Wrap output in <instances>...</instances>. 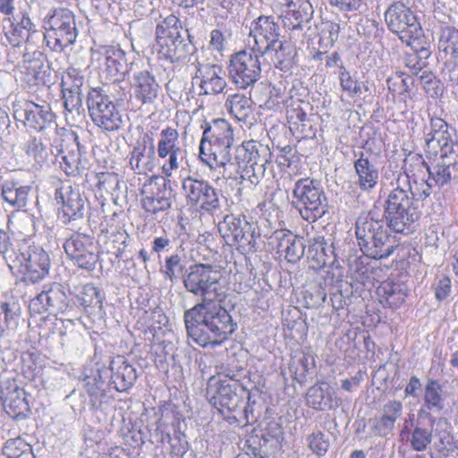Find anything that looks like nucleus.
<instances>
[{
	"mask_svg": "<svg viewBox=\"0 0 458 458\" xmlns=\"http://www.w3.org/2000/svg\"><path fill=\"white\" fill-rule=\"evenodd\" d=\"M182 283L187 292L201 298L184 312L189 338L203 348L220 346L235 332L237 324L221 305L225 293L218 273L210 265L195 264L190 267Z\"/></svg>",
	"mask_w": 458,
	"mask_h": 458,
	"instance_id": "1",
	"label": "nucleus"
},
{
	"mask_svg": "<svg viewBox=\"0 0 458 458\" xmlns=\"http://www.w3.org/2000/svg\"><path fill=\"white\" fill-rule=\"evenodd\" d=\"M414 168L405 165L403 172L394 174V182H391L393 189L383 203L389 227L400 234L411 232V225L421 216L418 202L425 200L432 192L433 183L428 178L418 180L414 174H410Z\"/></svg>",
	"mask_w": 458,
	"mask_h": 458,
	"instance_id": "2",
	"label": "nucleus"
},
{
	"mask_svg": "<svg viewBox=\"0 0 458 458\" xmlns=\"http://www.w3.org/2000/svg\"><path fill=\"white\" fill-rule=\"evenodd\" d=\"M202 138L199 143V159L209 167L217 171L221 176H229L233 165V130L232 125L225 119H213L205 121L201 125Z\"/></svg>",
	"mask_w": 458,
	"mask_h": 458,
	"instance_id": "3",
	"label": "nucleus"
},
{
	"mask_svg": "<svg viewBox=\"0 0 458 458\" xmlns=\"http://www.w3.org/2000/svg\"><path fill=\"white\" fill-rule=\"evenodd\" d=\"M195 51L190 32L178 17L170 14L157 25L153 52L159 60L182 64L189 62Z\"/></svg>",
	"mask_w": 458,
	"mask_h": 458,
	"instance_id": "4",
	"label": "nucleus"
},
{
	"mask_svg": "<svg viewBox=\"0 0 458 458\" xmlns=\"http://www.w3.org/2000/svg\"><path fill=\"white\" fill-rule=\"evenodd\" d=\"M280 18L260 15L250 26L248 47L256 50L273 66L280 69L286 61V39L281 33Z\"/></svg>",
	"mask_w": 458,
	"mask_h": 458,
	"instance_id": "5",
	"label": "nucleus"
},
{
	"mask_svg": "<svg viewBox=\"0 0 458 458\" xmlns=\"http://www.w3.org/2000/svg\"><path fill=\"white\" fill-rule=\"evenodd\" d=\"M394 232L388 225L387 219L376 216L374 211L360 214L355 222V234L361 252L371 259H382L388 258L397 247Z\"/></svg>",
	"mask_w": 458,
	"mask_h": 458,
	"instance_id": "6",
	"label": "nucleus"
},
{
	"mask_svg": "<svg viewBox=\"0 0 458 458\" xmlns=\"http://www.w3.org/2000/svg\"><path fill=\"white\" fill-rule=\"evenodd\" d=\"M269 149L259 141H244L236 146L233 163L235 165L229 176H221L223 179L232 178L235 174H241L243 181L256 186L264 176L265 165L267 162V155Z\"/></svg>",
	"mask_w": 458,
	"mask_h": 458,
	"instance_id": "7",
	"label": "nucleus"
},
{
	"mask_svg": "<svg viewBox=\"0 0 458 458\" xmlns=\"http://www.w3.org/2000/svg\"><path fill=\"white\" fill-rule=\"evenodd\" d=\"M44 41L53 52L62 53L78 37L74 13L67 8L51 9L44 18Z\"/></svg>",
	"mask_w": 458,
	"mask_h": 458,
	"instance_id": "8",
	"label": "nucleus"
},
{
	"mask_svg": "<svg viewBox=\"0 0 458 458\" xmlns=\"http://www.w3.org/2000/svg\"><path fill=\"white\" fill-rule=\"evenodd\" d=\"M91 58L98 63L102 77L113 81V89L118 93L116 99L123 101L126 91L121 81L129 72L125 52L116 47L104 46L93 51Z\"/></svg>",
	"mask_w": 458,
	"mask_h": 458,
	"instance_id": "9",
	"label": "nucleus"
},
{
	"mask_svg": "<svg viewBox=\"0 0 458 458\" xmlns=\"http://www.w3.org/2000/svg\"><path fill=\"white\" fill-rule=\"evenodd\" d=\"M255 229L245 216H236L233 214L226 215L218 225V231L226 243L236 246L243 255L253 253L257 250V239L259 233H256Z\"/></svg>",
	"mask_w": 458,
	"mask_h": 458,
	"instance_id": "10",
	"label": "nucleus"
},
{
	"mask_svg": "<svg viewBox=\"0 0 458 458\" xmlns=\"http://www.w3.org/2000/svg\"><path fill=\"white\" fill-rule=\"evenodd\" d=\"M87 106L93 123L104 131H116L123 123L122 114L109 96L101 88L91 89Z\"/></svg>",
	"mask_w": 458,
	"mask_h": 458,
	"instance_id": "11",
	"label": "nucleus"
},
{
	"mask_svg": "<svg viewBox=\"0 0 458 458\" xmlns=\"http://www.w3.org/2000/svg\"><path fill=\"white\" fill-rule=\"evenodd\" d=\"M385 21L388 30L396 34L400 40L411 44L423 34L416 15L402 1H394L385 12Z\"/></svg>",
	"mask_w": 458,
	"mask_h": 458,
	"instance_id": "12",
	"label": "nucleus"
},
{
	"mask_svg": "<svg viewBox=\"0 0 458 458\" xmlns=\"http://www.w3.org/2000/svg\"><path fill=\"white\" fill-rule=\"evenodd\" d=\"M259 57H262L259 53L250 47L231 55L228 72L238 88L246 89L259 81L261 73Z\"/></svg>",
	"mask_w": 458,
	"mask_h": 458,
	"instance_id": "13",
	"label": "nucleus"
},
{
	"mask_svg": "<svg viewBox=\"0 0 458 458\" xmlns=\"http://www.w3.org/2000/svg\"><path fill=\"white\" fill-rule=\"evenodd\" d=\"M292 205L303 216L301 208L310 211L313 219L322 217L327 210V200L323 189L314 180L301 178L293 190Z\"/></svg>",
	"mask_w": 458,
	"mask_h": 458,
	"instance_id": "14",
	"label": "nucleus"
},
{
	"mask_svg": "<svg viewBox=\"0 0 458 458\" xmlns=\"http://www.w3.org/2000/svg\"><path fill=\"white\" fill-rule=\"evenodd\" d=\"M285 424L286 417L276 412L275 416L271 417L267 422V432L262 437L263 444L260 439L251 437L247 441L249 445L245 455L250 458H267L276 454L283 447Z\"/></svg>",
	"mask_w": 458,
	"mask_h": 458,
	"instance_id": "15",
	"label": "nucleus"
},
{
	"mask_svg": "<svg viewBox=\"0 0 458 458\" xmlns=\"http://www.w3.org/2000/svg\"><path fill=\"white\" fill-rule=\"evenodd\" d=\"M64 249L75 267L88 272L95 270L99 259V249L92 236L75 233L65 240Z\"/></svg>",
	"mask_w": 458,
	"mask_h": 458,
	"instance_id": "16",
	"label": "nucleus"
},
{
	"mask_svg": "<svg viewBox=\"0 0 458 458\" xmlns=\"http://www.w3.org/2000/svg\"><path fill=\"white\" fill-rule=\"evenodd\" d=\"M138 374L136 369L123 357L118 356L110 361L109 367L98 369L93 381H103L106 387L117 392H126L134 385Z\"/></svg>",
	"mask_w": 458,
	"mask_h": 458,
	"instance_id": "17",
	"label": "nucleus"
},
{
	"mask_svg": "<svg viewBox=\"0 0 458 458\" xmlns=\"http://www.w3.org/2000/svg\"><path fill=\"white\" fill-rule=\"evenodd\" d=\"M182 189L189 204L208 213L220 209V193L209 182L188 176L182 180Z\"/></svg>",
	"mask_w": 458,
	"mask_h": 458,
	"instance_id": "18",
	"label": "nucleus"
},
{
	"mask_svg": "<svg viewBox=\"0 0 458 458\" xmlns=\"http://www.w3.org/2000/svg\"><path fill=\"white\" fill-rule=\"evenodd\" d=\"M268 136L272 140V145L277 150V153L269 152L270 157H276L272 164L271 171L274 179L277 182L278 191L274 193L272 200L274 205H278L277 199L283 197V191L280 187H284L286 182V124L282 122L273 124L269 131Z\"/></svg>",
	"mask_w": 458,
	"mask_h": 458,
	"instance_id": "19",
	"label": "nucleus"
},
{
	"mask_svg": "<svg viewBox=\"0 0 458 458\" xmlns=\"http://www.w3.org/2000/svg\"><path fill=\"white\" fill-rule=\"evenodd\" d=\"M170 177H156L144 185L141 199L142 208L152 215L166 212L173 202Z\"/></svg>",
	"mask_w": 458,
	"mask_h": 458,
	"instance_id": "20",
	"label": "nucleus"
},
{
	"mask_svg": "<svg viewBox=\"0 0 458 458\" xmlns=\"http://www.w3.org/2000/svg\"><path fill=\"white\" fill-rule=\"evenodd\" d=\"M69 307L68 296L64 287L58 283L45 284L42 291L30 301L31 314L48 313L57 315L66 311Z\"/></svg>",
	"mask_w": 458,
	"mask_h": 458,
	"instance_id": "21",
	"label": "nucleus"
},
{
	"mask_svg": "<svg viewBox=\"0 0 458 458\" xmlns=\"http://www.w3.org/2000/svg\"><path fill=\"white\" fill-rule=\"evenodd\" d=\"M179 132L176 129L167 126L161 130L157 146L158 157L165 159L161 170L165 177H171L180 166L184 151L181 147Z\"/></svg>",
	"mask_w": 458,
	"mask_h": 458,
	"instance_id": "22",
	"label": "nucleus"
},
{
	"mask_svg": "<svg viewBox=\"0 0 458 458\" xmlns=\"http://www.w3.org/2000/svg\"><path fill=\"white\" fill-rule=\"evenodd\" d=\"M56 162L68 176L80 175L87 168L86 159L81 158V145L77 135L70 133L62 139Z\"/></svg>",
	"mask_w": 458,
	"mask_h": 458,
	"instance_id": "23",
	"label": "nucleus"
},
{
	"mask_svg": "<svg viewBox=\"0 0 458 458\" xmlns=\"http://www.w3.org/2000/svg\"><path fill=\"white\" fill-rule=\"evenodd\" d=\"M58 208V217L64 224H70L84 217L86 199L78 189L71 185H64L55 193Z\"/></svg>",
	"mask_w": 458,
	"mask_h": 458,
	"instance_id": "24",
	"label": "nucleus"
},
{
	"mask_svg": "<svg viewBox=\"0 0 458 458\" xmlns=\"http://www.w3.org/2000/svg\"><path fill=\"white\" fill-rule=\"evenodd\" d=\"M405 165L410 167H417L419 170L425 169L428 174V180L435 185L442 187L452 180L451 169L458 163V157L455 158L438 157L431 165H428L420 154H409L404 160Z\"/></svg>",
	"mask_w": 458,
	"mask_h": 458,
	"instance_id": "25",
	"label": "nucleus"
},
{
	"mask_svg": "<svg viewBox=\"0 0 458 458\" xmlns=\"http://www.w3.org/2000/svg\"><path fill=\"white\" fill-rule=\"evenodd\" d=\"M0 387V397L6 413L14 420L25 419L30 411L25 390L14 378L3 380Z\"/></svg>",
	"mask_w": 458,
	"mask_h": 458,
	"instance_id": "26",
	"label": "nucleus"
},
{
	"mask_svg": "<svg viewBox=\"0 0 458 458\" xmlns=\"http://www.w3.org/2000/svg\"><path fill=\"white\" fill-rule=\"evenodd\" d=\"M21 261L23 280L31 284L44 279L49 273L50 259L41 247L30 245L21 252Z\"/></svg>",
	"mask_w": 458,
	"mask_h": 458,
	"instance_id": "27",
	"label": "nucleus"
},
{
	"mask_svg": "<svg viewBox=\"0 0 458 458\" xmlns=\"http://www.w3.org/2000/svg\"><path fill=\"white\" fill-rule=\"evenodd\" d=\"M1 25L7 41L15 47L27 42L30 33L37 31L29 13L22 9H19L13 16L4 17Z\"/></svg>",
	"mask_w": 458,
	"mask_h": 458,
	"instance_id": "28",
	"label": "nucleus"
},
{
	"mask_svg": "<svg viewBox=\"0 0 458 458\" xmlns=\"http://www.w3.org/2000/svg\"><path fill=\"white\" fill-rule=\"evenodd\" d=\"M16 120L22 121L28 128L42 131L55 123V114L48 104L38 105L26 102L22 107L14 111Z\"/></svg>",
	"mask_w": 458,
	"mask_h": 458,
	"instance_id": "29",
	"label": "nucleus"
},
{
	"mask_svg": "<svg viewBox=\"0 0 458 458\" xmlns=\"http://www.w3.org/2000/svg\"><path fill=\"white\" fill-rule=\"evenodd\" d=\"M214 387V393H212V386L208 390V394H210L209 403L220 412H223L224 409L233 411L240 403H242L241 394L242 391L238 383L230 382L229 379H219Z\"/></svg>",
	"mask_w": 458,
	"mask_h": 458,
	"instance_id": "30",
	"label": "nucleus"
},
{
	"mask_svg": "<svg viewBox=\"0 0 458 458\" xmlns=\"http://www.w3.org/2000/svg\"><path fill=\"white\" fill-rule=\"evenodd\" d=\"M425 150L430 156L455 158L458 157V141L454 138L455 131H425Z\"/></svg>",
	"mask_w": 458,
	"mask_h": 458,
	"instance_id": "31",
	"label": "nucleus"
},
{
	"mask_svg": "<svg viewBox=\"0 0 458 458\" xmlns=\"http://www.w3.org/2000/svg\"><path fill=\"white\" fill-rule=\"evenodd\" d=\"M88 393L89 395V402L91 409L95 413L96 418L100 423L106 422L109 419L113 418L114 411L113 407L114 396L110 393V389L103 385V381L99 383L96 381L88 382Z\"/></svg>",
	"mask_w": 458,
	"mask_h": 458,
	"instance_id": "32",
	"label": "nucleus"
},
{
	"mask_svg": "<svg viewBox=\"0 0 458 458\" xmlns=\"http://www.w3.org/2000/svg\"><path fill=\"white\" fill-rule=\"evenodd\" d=\"M129 164L137 174H147L152 172L157 166L154 143L151 141L148 145L145 139L142 141H138L130 154Z\"/></svg>",
	"mask_w": 458,
	"mask_h": 458,
	"instance_id": "33",
	"label": "nucleus"
},
{
	"mask_svg": "<svg viewBox=\"0 0 458 458\" xmlns=\"http://www.w3.org/2000/svg\"><path fill=\"white\" fill-rule=\"evenodd\" d=\"M187 240V234H185V237H179V244L170 255L165 258L164 265L160 268V273L164 278L171 283L176 282L186 269L188 257L184 244Z\"/></svg>",
	"mask_w": 458,
	"mask_h": 458,
	"instance_id": "34",
	"label": "nucleus"
},
{
	"mask_svg": "<svg viewBox=\"0 0 458 458\" xmlns=\"http://www.w3.org/2000/svg\"><path fill=\"white\" fill-rule=\"evenodd\" d=\"M280 68L274 66L270 77L269 95L263 105L264 109L274 110L282 113L286 107V77L284 75L286 64L282 67L281 75L276 73Z\"/></svg>",
	"mask_w": 458,
	"mask_h": 458,
	"instance_id": "35",
	"label": "nucleus"
},
{
	"mask_svg": "<svg viewBox=\"0 0 458 458\" xmlns=\"http://www.w3.org/2000/svg\"><path fill=\"white\" fill-rule=\"evenodd\" d=\"M197 72V78L200 79L199 83L200 95L216 96L225 93L227 83L222 76L220 66L207 64L199 68Z\"/></svg>",
	"mask_w": 458,
	"mask_h": 458,
	"instance_id": "36",
	"label": "nucleus"
},
{
	"mask_svg": "<svg viewBox=\"0 0 458 458\" xmlns=\"http://www.w3.org/2000/svg\"><path fill=\"white\" fill-rule=\"evenodd\" d=\"M131 86L135 98L142 105H152L158 97L159 85L148 71H140L133 74Z\"/></svg>",
	"mask_w": 458,
	"mask_h": 458,
	"instance_id": "37",
	"label": "nucleus"
},
{
	"mask_svg": "<svg viewBox=\"0 0 458 458\" xmlns=\"http://www.w3.org/2000/svg\"><path fill=\"white\" fill-rule=\"evenodd\" d=\"M408 286L400 281L386 279L377 288L379 302L385 308L397 309L405 301Z\"/></svg>",
	"mask_w": 458,
	"mask_h": 458,
	"instance_id": "38",
	"label": "nucleus"
},
{
	"mask_svg": "<svg viewBox=\"0 0 458 458\" xmlns=\"http://www.w3.org/2000/svg\"><path fill=\"white\" fill-rule=\"evenodd\" d=\"M357 159L353 162L355 173L358 176L357 185L363 191H371L378 182V170L371 163L363 151L354 152Z\"/></svg>",
	"mask_w": 458,
	"mask_h": 458,
	"instance_id": "39",
	"label": "nucleus"
},
{
	"mask_svg": "<svg viewBox=\"0 0 458 458\" xmlns=\"http://www.w3.org/2000/svg\"><path fill=\"white\" fill-rule=\"evenodd\" d=\"M307 403L318 411H329L339 406L335 393L327 383L310 387L307 393Z\"/></svg>",
	"mask_w": 458,
	"mask_h": 458,
	"instance_id": "40",
	"label": "nucleus"
},
{
	"mask_svg": "<svg viewBox=\"0 0 458 458\" xmlns=\"http://www.w3.org/2000/svg\"><path fill=\"white\" fill-rule=\"evenodd\" d=\"M327 300L325 289L318 284H311L307 288H294L291 295L293 304L301 305L307 309L322 306Z\"/></svg>",
	"mask_w": 458,
	"mask_h": 458,
	"instance_id": "41",
	"label": "nucleus"
},
{
	"mask_svg": "<svg viewBox=\"0 0 458 458\" xmlns=\"http://www.w3.org/2000/svg\"><path fill=\"white\" fill-rule=\"evenodd\" d=\"M24 68L31 75L37 84L50 82V71L44 65V55L40 51L25 53L23 55Z\"/></svg>",
	"mask_w": 458,
	"mask_h": 458,
	"instance_id": "42",
	"label": "nucleus"
},
{
	"mask_svg": "<svg viewBox=\"0 0 458 458\" xmlns=\"http://www.w3.org/2000/svg\"><path fill=\"white\" fill-rule=\"evenodd\" d=\"M30 189V186L21 185L18 182H5L2 186L1 195L10 206L21 209L27 205Z\"/></svg>",
	"mask_w": 458,
	"mask_h": 458,
	"instance_id": "43",
	"label": "nucleus"
},
{
	"mask_svg": "<svg viewBox=\"0 0 458 458\" xmlns=\"http://www.w3.org/2000/svg\"><path fill=\"white\" fill-rule=\"evenodd\" d=\"M314 358L302 351H295L291 354V364L288 369L294 381L300 385L304 384L310 370L313 369Z\"/></svg>",
	"mask_w": 458,
	"mask_h": 458,
	"instance_id": "44",
	"label": "nucleus"
},
{
	"mask_svg": "<svg viewBox=\"0 0 458 458\" xmlns=\"http://www.w3.org/2000/svg\"><path fill=\"white\" fill-rule=\"evenodd\" d=\"M437 47L445 56L458 57V29L448 24H440L437 30Z\"/></svg>",
	"mask_w": 458,
	"mask_h": 458,
	"instance_id": "45",
	"label": "nucleus"
},
{
	"mask_svg": "<svg viewBox=\"0 0 458 458\" xmlns=\"http://www.w3.org/2000/svg\"><path fill=\"white\" fill-rule=\"evenodd\" d=\"M443 386L433 378H428L424 387V407L433 412H440L445 408Z\"/></svg>",
	"mask_w": 458,
	"mask_h": 458,
	"instance_id": "46",
	"label": "nucleus"
},
{
	"mask_svg": "<svg viewBox=\"0 0 458 458\" xmlns=\"http://www.w3.org/2000/svg\"><path fill=\"white\" fill-rule=\"evenodd\" d=\"M77 299L85 309H92V312L100 314L103 311L102 291L93 284H86L81 286Z\"/></svg>",
	"mask_w": 458,
	"mask_h": 458,
	"instance_id": "47",
	"label": "nucleus"
},
{
	"mask_svg": "<svg viewBox=\"0 0 458 458\" xmlns=\"http://www.w3.org/2000/svg\"><path fill=\"white\" fill-rule=\"evenodd\" d=\"M225 106L239 121H246L251 114V100L242 94L230 95Z\"/></svg>",
	"mask_w": 458,
	"mask_h": 458,
	"instance_id": "48",
	"label": "nucleus"
},
{
	"mask_svg": "<svg viewBox=\"0 0 458 458\" xmlns=\"http://www.w3.org/2000/svg\"><path fill=\"white\" fill-rule=\"evenodd\" d=\"M318 45L321 49H328L334 47L338 40L341 26L332 21H322L318 27Z\"/></svg>",
	"mask_w": 458,
	"mask_h": 458,
	"instance_id": "49",
	"label": "nucleus"
},
{
	"mask_svg": "<svg viewBox=\"0 0 458 458\" xmlns=\"http://www.w3.org/2000/svg\"><path fill=\"white\" fill-rule=\"evenodd\" d=\"M219 375L224 376V379H229L230 382L238 383V385L241 386L242 393H247L248 398L250 399L249 387L251 383L249 377V371L245 368L241 366L222 367Z\"/></svg>",
	"mask_w": 458,
	"mask_h": 458,
	"instance_id": "50",
	"label": "nucleus"
},
{
	"mask_svg": "<svg viewBox=\"0 0 458 458\" xmlns=\"http://www.w3.org/2000/svg\"><path fill=\"white\" fill-rule=\"evenodd\" d=\"M305 8L301 5L299 8H296V4L292 0H288V20L293 19L296 23H294V32H297V41L300 45L302 44L303 38H305V34L302 31V22L308 21L309 14L304 10ZM291 24H293L291 21Z\"/></svg>",
	"mask_w": 458,
	"mask_h": 458,
	"instance_id": "51",
	"label": "nucleus"
},
{
	"mask_svg": "<svg viewBox=\"0 0 458 458\" xmlns=\"http://www.w3.org/2000/svg\"><path fill=\"white\" fill-rule=\"evenodd\" d=\"M433 438L432 430L427 428L416 426L408 438L411 447L417 452L425 451Z\"/></svg>",
	"mask_w": 458,
	"mask_h": 458,
	"instance_id": "52",
	"label": "nucleus"
},
{
	"mask_svg": "<svg viewBox=\"0 0 458 458\" xmlns=\"http://www.w3.org/2000/svg\"><path fill=\"white\" fill-rule=\"evenodd\" d=\"M416 81L420 82L428 97L436 98L442 95L443 89L441 81L431 72L423 71L421 74L416 78Z\"/></svg>",
	"mask_w": 458,
	"mask_h": 458,
	"instance_id": "53",
	"label": "nucleus"
},
{
	"mask_svg": "<svg viewBox=\"0 0 458 458\" xmlns=\"http://www.w3.org/2000/svg\"><path fill=\"white\" fill-rule=\"evenodd\" d=\"M63 89L83 91L86 88V80L83 72L74 67H69L66 75L62 81Z\"/></svg>",
	"mask_w": 458,
	"mask_h": 458,
	"instance_id": "54",
	"label": "nucleus"
},
{
	"mask_svg": "<svg viewBox=\"0 0 458 458\" xmlns=\"http://www.w3.org/2000/svg\"><path fill=\"white\" fill-rule=\"evenodd\" d=\"M288 263H296L304 255V239L288 230Z\"/></svg>",
	"mask_w": 458,
	"mask_h": 458,
	"instance_id": "55",
	"label": "nucleus"
},
{
	"mask_svg": "<svg viewBox=\"0 0 458 458\" xmlns=\"http://www.w3.org/2000/svg\"><path fill=\"white\" fill-rule=\"evenodd\" d=\"M0 314L4 317L7 324L15 330L21 315V306L19 302L15 300L2 302L0 304Z\"/></svg>",
	"mask_w": 458,
	"mask_h": 458,
	"instance_id": "56",
	"label": "nucleus"
},
{
	"mask_svg": "<svg viewBox=\"0 0 458 458\" xmlns=\"http://www.w3.org/2000/svg\"><path fill=\"white\" fill-rule=\"evenodd\" d=\"M64 98V106L66 112L70 114L76 113L81 114L82 108L83 91L62 90Z\"/></svg>",
	"mask_w": 458,
	"mask_h": 458,
	"instance_id": "57",
	"label": "nucleus"
},
{
	"mask_svg": "<svg viewBox=\"0 0 458 458\" xmlns=\"http://www.w3.org/2000/svg\"><path fill=\"white\" fill-rule=\"evenodd\" d=\"M340 68L339 80L343 90L347 91L351 97L360 96L362 93L361 83L355 80L344 66Z\"/></svg>",
	"mask_w": 458,
	"mask_h": 458,
	"instance_id": "58",
	"label": "nucleus"
},
{
	"mask_svg": "<svg viewBox=\"0 0 458 458\" xmlns=\"http://www.w3.org/2000/svg\"><path fill=\"white\" fill-rule=\"evenodd\" d=\"M308 445L314 454L318 456H323L329 448V439L324 433L318 431L312 433L308 437Z\"/></svg>",
	"mask_w": 458,
	"mask_h": 458,
	"instance_id": "59",
	"label": "nucleus"
},
{
	"mask_svg": "<svg viewBox=\"0 0 458 458\" xmlns=\"http://www.w3.org/2000/svg\"><path fill=\"white\" fill-rule=\"evenodd\" d=\"M26 154L36 161H42L47 156L46 148L40 139L30 137L24 145Z\"/></svg>",
	"mask_w": 458,
	"mask_h": 458,
	"instance_id": "60",
	"label": "nucleus"
},
{
	"mask_svg": "<svg viewBox=\"0 0 458 458\" xmlns=\"http://www.w3.org/2000/svg\"><path fill=\"white\" fill-rule=\"evenodd\" d=\"M312 250H314L315 256L313 259L321 266H327L331 262V255L334 254L332 246L327 245L325 242H318L312 245Z\"/></svg>",
	"mask_w": 458,
	"mask_h": 458,
	"instance_id": "61",
	"label": "nucleus"
},
{
	"mask_svg": "<svg viewBox=\"0 0 458 458\" xmlns=\"http://www.w3.org/2000/svg\"><path fill=\"white\" fill-rule=\"evenodd\" d=\"M394 423L383 415L372 420V431L376 436L387 437L394 429Z\"/></svg>",
	"mask_w": 458,
	"mask_h": 458,
	"instance_id": "62",
	"label": "nucleus"
},
{
	"mask_svg": "<svg viewBox=\"0 0 458 458\" xmlns=\"http://www.w3.org/2000/svg\"><path fill=\"white\" fill-rule=\"evenodd\" d=\"M403 404L400 401L391 400L384 404L382 408V415L393 421L394 424L397 419L402 415Z\"/></svg>",
	"mask_w": 458,
	"mask_h": 458,
	"instance_id": "63",
	"label": "nucleus"
},
{
	"mask_svg": "<svg viewBox=\"0 0 458 458\" xmlns=\"http://www.w3.org/2000/svg\"><path fill=\"white\" fill-rule=\"evenodd\" d=\"M23 445L27 444L21 439L9 440L4 446L3 454L7 458H18L22 454Z\"/></svg>",
	"mask_w": 458,
	"mask_h": 458,
	"instance_id": "64",
	"label": "nucleus"
}]
</instances>
